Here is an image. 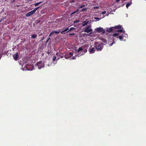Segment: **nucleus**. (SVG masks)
<instances>
[{
  "label": "nucleus",
  "mask_w": 146,
  "mask_h": 146,
  "mask_svg": "<svg viewBox=\"0 0 146 146\" xmlns=\"http://www.w3.org/2000/svg\"><path fill=\"white\" fill-rule=\"evenodd\" d=\"M95 30L97 33H100L102 32L103 34H104L105 33V30L103 28L101 27L96 28L95 29Z\"/></svg>",
  "instance_id": "f257e3e1"
},
{
  "label": "nucleus",
  "mask_w": 146,
  "mask_h": 146,
  "mask_svg": "<svg viewBox=\"0 0 146 146\" xmlns=\"http://www.w3.org/2000/svg\"><path fill=\"white\" fill-rule=\"evenodd\" d=\"M91 26V25H90L87 27H85V29H84V32L88 33H92V29L90 28Z\"/></svg>",
  "instance_id": "f03ea898"
},
{
  "label": "nucleus",
  "mask_w": 146,
  "mask_h": 146,
  "mask_svg": "<svg viewBox=\"0 0 146 146\" xmlns=\"http://www.w3.org/2000/svg\"><path fill=\"white\" fill-rule=\"evenodd\" d=\"M39 7H38L36 8L32 11L26 13V16L27 17H29L32 15L33 14H34L36 10L38 9Z\"/></svg>",
  "instance_id": "7ed1b4c3"
},
{
  "label": "nucleus",
  "mask_w": 146,
  "mask_h": 146,
  "mask_svg": "<svg viewBox=\"0 0 146 146\" xmlns=\"http://www.w3.org/2000/svg\"><path fill=\"white\" fill-rule=\"evenodd\" d=\"M84 53L83 52V49L82 47H80L77 51V52L79 54V56H80L84 54V53H85L86 51V50H84Z\"/></svg>",
  "instance_id": "20e7f679"
},
{
  "label": "nucleus",
  "mask_w": 146,
  "mask_h": 146,
  "mask_svg": "<svg viewBox=\"0 0 146 146\" xmlns=\"http://www.w3.org/2000/svg\"><path fill=\"white\" fill-rule=\"evenodd\" d=\"M120 33H114L113 35L114 36H117V38H119L120 40H123V35L122 34L121 35H119Z\"/></svg>",
  "instance_id": "39448f33"
},
{
  "label": "nucleus",
  "mask_w": 146,
  "mask_h": 146,
  "mask_svg": "<svg viewBox=\"0 0 146 146\" xmlns=\"http://www.w3.org/2000/svg\"><path fill=\"white\" fill-rule=\"evenodd\" d=\"M73 52H69L67 54H65V57L66 58H70L73 56Z\"/></svg>",
  "instance_id": "423d86ee"
},
{
  "label": "nucleus",
  "mask_w": 146,
  "mask_h": 146,
  "mask_svg": "<svg viewBox=\"0 0 146 146\" xmlns=\"http://www.w3.org/2000/svg\"><path fill=\"white\" fill-rule=\"evenodd\" d=\"M59 54V53H56V55H57L58 56V60L60 58H63L64 56H65V55H64V53H60V54ZM57 60H58L57 59Z\"/></svg>",
  "instance_id": "0eeeda50"
},
{
  "label": "nucleus",
  "mask_w": 146,
  "mask_h": 146,
  "mask_svg": "<svg viewBox=\"0 0 146 146\" xmlns=\"http://www.w3.org/2000/svg\"><path fill=\"white\" fill-rule=\"evenodd\" d=\"M113 27H111L110 28H107L106 31L109 33H111L112 31H114Z\"/></svg>",
  "instance_id": "6e6552de"
},
{
  "label": "nucleus",
  "mask_w": 146,
  "mask_h": 146,
  "mask_svg": "<svg viewBox=\"0 0 146 146\" xmlns=\"http://www.w3.org/2000/svg\"><path fill=\"white\" fill-rule=\"evenodd\" d=\"M37 66L38 67V68H41L42 67H43V65L42 64V61H40L38 62L37 63Z\"/></svg>",
  "instance_id": "1a4fd4ad"
},
{
  "label": "nucleus",
  "mask_w": 146,
  "mask_h": 146,
  "mask_svg": "<svg viewBox=\"0 0 146 146\" xmlns=\"http://www.w3.org/2000/svg\"><path fill=\"white\" fill-rule=\"evenodd\" d=\"M95 47L98 51H100L102 50V47L100 45H96Z\"/></svg>",
  "instance_id": "9d476101"
},
{
  "label": "nucleus",
  "mask_w": 146,
  "mask_h": 146,
  "mask_svg": "<svg viewBox=\"0 0 146 146\" xmlns=\"http://www.w3.org/2000/svg\"><path fill=\"white\" fill-rule=\"evenodd\" d=\"M18 56L19 55L17 52L13 55V57L15 60H18Z\"/></svg>",
  "instance_id": "9b49d317"
},
{
  "label": "nucleus",
  "mask_w": 146,
  "mask_h": 146,
  "mask_svg": "<svg viewBox=\"0 0 146 146\" xmlns=\"http://www.w3.org/2000/svg\"><path fill=\"white\" fill-rule=\"evenodd\" d=\"M88 51L90 53H93L95 52V50H94V48H91L89 49Z\"/></svg>",
  "instance_id": "f8f14e48"
},
{
  "label": "nucleus",
  "mask_w": 146,
  "mask_h": 146,
  "mask_svg": "<svg viewBox=\"0 0 146 146\" xmlns=\"http://www.w3.org/2000/svg\"><path fill=\"white\" fill-rule=\"evenodd\" d=\"M79 10V9H78L76 11L72 13H71L70 15L71 17H72L74 16V15L75 13H76V14H78L79 13V12H78Z\"/></svg>",
  "instance_id": "ddd939ff"
},
{
  "label": "nucleus",
  "mask_w": 146,
  "mask_h": 146,
  "mask_svg": "<svg viewBox=\"0 0 146 146\" xmlns=\"http://www.w3.org/2000/svg\"><path fill=\"white\" fill-rule=\"evenodd\" d=\"M60 32V31H52L50 34L48 36H52L53 35V34L54 33H55L56 34H58Z\"/></svg>",
  "instance_id": "4468645a"
},
{
  "label": "nucleus",
  "mask_w": 146,
  "mask_h": 146,
  "mask_svg": "<svg viewBox=\"0 0 146 146\" xmlns=\"http://www.w3.org/2000/svg\"><path fill=\"white\" fill-rule=\"evenodd\" d=\"M113 28L114 31H115L116 29H120L121 28V26L120 25H119L115 27H114Z\"/></svg>",
  "instance_id": "2eb2a0df"
},
{
  "label": "nucleus",
  "mask_w": 146,
  "mask_h": 146,
  "mask_svg": "<svg viewBox=\"0 0 146 146\" xmlns=\"http://www.w3.org/2000/svg\"><path fill=\"white\" fill-rule=\"evenodd\" d=\"M69 29V28H66L65 29L63 30L61 32V33L62 34L64 35L66 33H65L66 32H67L68 31V30Z\"/></svg>",
  "instance_id": "dca6fc26"
},
{
  "label": "nucleus",
  "mask_w": 146,
  "mask_h": 146,
  "mask_svg": "<svg viewBox=\"0 0 146 146\" xmlns=\"http://www.w3.org/2000/svg\"><path fill=\"white\" fill-rule=\"evenodd\" d=\"M89 22V21H83V23H82V26H86V25H87L88 23Z\"/></svg>",
  "instance_id": "f3484780"
},
{
  "label": "nucleus",
  "mask_w": 146,
  "mask_h": 146,
  "mask_svg": "<svg viewBox=\"0 0 146 146\" xmlns=\"http://www.w3.org/2000/svg\"><path fill=\"white\" fill-rule=\"evenodd\" d=\"M31 38H35L37 37V36L36 34H34L33 35H31Z\"/></svg>",
  "instance_id": "a211bd4d"
},
{
  "label": "nucleus",
  "mask_w": 146,
  "mask_h": 146,
  "mask_svg": "<svg viewBox=\"0 0 146 146\" xmlns=\"http://www.w3.org/2000/svg\"><path fill=\"white\" fill-rule=\"evenodd\" d=\"M117 32L118 33H122L123 32V31L122 29H118V30H117Z\"/></svg>",
  "instance_id": "6ab92c4d"
},
{
  "label": "nucleus",
  "mask_w": 146,
  "mask_h": 146,
  "mask_svg": "<svg viewBox=\"0 0 146 146\" xmlns=\"http://www.w3.org/2000/svg\"><path fill=\"white\" fill-rule=\"evenodd\" d=\"M131 3H127L126 4V7L127 8H128V7L129 6H130V5H131Z\"/></svg>",
  "instance_id": "aec40b11"
},
{
  "label": "nucleus",
  "mask_w": 146,
  "mask_h": 146,
  "mask_svg": "<svg viewBox=\"0 0 146 146\" xmlns=\"http://www.w3.org/2000/svg\"><path fill=\"white\" fill-rule=\"evenodd\" d=\"M74 29H75V28L74 27H71V28H70V29L66 33H67L69 31H72V30H73Z\"/></svg>",
  "instance_id": "412c9836"
},
{
  "label": "nucleus",
  "mask_w": 146,
  "mask_h": 146,
  "mask_svg": "<svg viewBox=\"0 0 146 146\" xmlns=\"http://www.w3.org/2000/svg\"><path fill=\"white\" fill-rule=\"evenodd\" d=\"M87 10L86 8H83L80 11V12H82L86 11Z\"/></svg>",
  "instance_id": "4be33fe9"
},
{
  "label": "nucleus",
  "mask_w": 146,
  "mask_h": 146,
  "mask_svg": "<svg viewBox=\"0 0 146 146\" xmlns=\"http://www.w3.org/2000/svg\"><path fill=\"white\" fill-rule=\"evenodd\" d=\"M79 21H80L79 20H77L74 21V23H76L79 22Z\"/></svg>",
  "instance_id": "5701e85b"
},
{
  "label": "nucleus",
  "mask_w": 146,
  "mask_h": 146,
  "mask_svg": "<svg viewBox=\"0 0 146 146\" xmlns=\"http://www.w3.org/2000/svg\"><path fill=\"white\" fill-rule=\"evenodd\" d=\"M84 6H85V5H83L80 6L79 7V8H82L83 7H84Z\"/></svg>",
  "instance_id": "b1692460"
},
{
  "label": "nucleus",
  "mask_w": 146,
  "mask_h": 146,
  "mask_svg": "<svg viewBox=\"0 0 146 146\" xmlns=\"http://www.w3.org/2000/svg\"><path fill=\"white\" fill-rule=\"evenodd\" d=\"M39 5L38 3H36L34 4V5L35 6H36Z\"/></svg>",
  "instance_id": "393cba45"
},
{
  "label": "nucleus",
  "mask_w": 146,
  "mask_h": 146,
  "mask_svg": "<svg viewBox=\"0 0 146 146\" xmlns=\"http://www.w3.org/2000/svg\"><path fill=\"white\" fill-rule=\"evenodd\" d=\"M99 8V7L98 6L95 7H94V9H98Z\"/></svg>",
  "instance_id": "a878e982"
},
{
  "label": "nucleus",
  "mask_w": 146,
  "mask_h": 146,
  "mask_svg": "<svg viewBox=\"0 0 146 146\" xmlns=\"http://www.w3.org/2000/svg\"><path fill=\"white\" fill-rule=\"evenodd\" d=\"M56 56H54V57L53 58V61H55V60L56 59Z\"/></svg>",
  "instance_id": "bb28decb"
},
{
  "label": "nucleus",
  "mask_w": 146,
  "mask_h": 146,
  "mask_svg": "<svg viewBox=\"0 0 146 146\" xmlns=\"http://www.w3.org/2000/svg\"><path fill=\"white\" fill-rule=\"evenodd\" d=\"M95 19H96L98 20H99L100 19V18H98V17H95Z\"/></svg>",
  "instance_id": "cd10ccee"
},
{
  "label": "nucleus",
  "mask_w": 146,
  "mask_h": 146,
  "mask_svg": "<svg viewBox=\"0 0 146 146\" xmlns=\"http://www.w3.org/2000/svg\"><path fill=\"white\" fill-rule=\"evenodd\" d=\"M106 13V11H104L102 12V14H105Z\"/></svg>",
  "instance_id": "c85d7f7f"
},
{
  "label": "nucleus",
  "mask_w": 146,
  "mask_h": 146,
  "mask_svg": "<svg viewBox=\"0 0 146 146\" xmlns=\"http://www.w3.org/2000/svg\"><path fill=\"white\" fill-rule=\"evenodd\" d=\"M50 39V37H49V38H48V39L46 41V43H47V42H48V41L49 40V39Z\"/></svg>",
  "instance_id": "c756f323"
},
{
  "label": "nucleus",
  "mask_w": 146,
  "mask_h": 146,
  "mask_svg": "<svg viewBox=\"0 0 146 146\" xmlns=\"http://www.w3.org/2000/svg\"><path fill=\"white\" fill-rule=\"evenodd\" d=\"M74 35H75V34L74 33H71L69 34L70 35V36Z\"/></svg>",
  "instance_id": "7c9ffc66"
},
{
  "label": "nucleus",
  "mask_w": 146,
  "mask_h": 146,
  "mask_svg": "<svg viewBox=\"0 0 146 146\" xmlns=\"http://www.w3.org/2000/svg\"><path fill=\"white\" fill-rule=\"evenodd\" d=\"M75 58H75V56H73V57H72V59H75Z\"/></svg>",
  "instance_id": "2f4dec72"
},
{
  "label": "nucleus",
  "mask_w": 146,
  "mask_h": 146,
  "mask_svg": "<svg viewBox=\"0 0 146 146\" xmlns=\"http://www.w3.org/2000/svg\"><path fill=\"white\" fill-rule=\"evenodd\" d=\"M15 0H13L12 2H11V3H13L15 1Z\"/></svg>",
  "instance_id": "473e14b6"
},
{
  "label": "nucleus",
  "mask_w": 146,
  "mask_h": 146,
  "mask_svg": "<svg viewBox=\"0 0 146 146\" xmlns=\"http://www.w3.org/2000/svg\"><path fill=\"white\" fill-rule=\"evenodd\" d=\"M4 19L5 18H2V19H1V20H2L3 21L4 20Z\"/></svg>",
  "instance_id": "72a5a7b5"
},
{
  "label": "nucleus",
  "mask_w": 146,
  "mask_h": 146,
  "mask_svg": "<svg viewBox=\"0 0 146 146\" xmlns=\"http://www.w3.org/2000/svg\"><path fill=\"white\" fill-rule=\"evenodd\" d=\"M113 44V42L112 43H111L110 44V46H111L112 45V44Z\"/></svg>",
  "instance_id": "f704fd0d"
},
{
  "label": "nucleus",
  "mask_w": 146,
  "mask_h": 146,
  "mask_svg": "<svg viewBox=\"0 0 146 146\" xmlns=\"http://www.w3.org/2000/svg\"><path fill=\"white\" fill-rule=\"evenodd\" d=\"M41 3H42L41 1H40V2H38V4L39 5V4Z\"/></svg>",
  "instance_id": "c9c22d12"
},
{
  "label": "nucleus",
  "mask_w": 146,
  "mask_h": 146,
  "mask_svg": "<svg viewBox=\"0 0 146 146\" xmlns=\"http://www.w3.org/2000/svg\"><path fill=\"white\" fill-rule=\"evenodd\" d=\"M119 1V0H116V1L117 2H118Z\"/></svg>",
  "instance_id": "e433bc0d"
},
{
  "label": "nucleus",
  "mask_w": 146,
  "mask_h": 146,
  "mask_svg": "<svg viewBox=\"0 0 146 146\" xmlns=\"http://www.w3.org/2000/svg\"><path fill=\"white\" fill-rule=\"evenodd\" d=\"M2 21V20H1H1L0 21V22H1Z\"/></svg>",
  "instance_id": "4c0bfd02"
},
{
  "label": "nucleus",
  "mask_w": 146,
  "mask_h": 146,
  "mask_svg": "<svg viewBox=\"0 0 146 146\" xmlns=\"http://www.w3.org/2000/svg\"><path fill=\"white\" fill-rule=\"evenodd\" d=\"M47 53H48V54H49V53H50V52H47Z\"/></svg>",
  "instance_id": "58836bf2"
},
{
  "label": "nucleus",
  "mask_w": 146,
  "mask_h": 146,
  "mask_svg": "<svg viewBox=\"0 0 146 146\" xmlns=\"http://www.w3.org/2000/svg\"><path fill=\"white\" fill-rule=\"evenodd\" d=\"M44 38H43L41 40H43Z\"/></svg>",
  "instance_id": "ea45409f"
},
{
  "label": "nucleus",
  "mask_w": 146,
  "mask_h": 146,
  "mask_svg": "<svg viewBox=\"0 0 146 146\" xmlns=\"http://www.w3.org/2000/svg\"><path fill=\"white\" fill-rule=\"evenodd\" d=\"M1 57L0 56V59H1Z\"/></svg>",
  "instance_id": "a19ab883"
}]
</instances>
